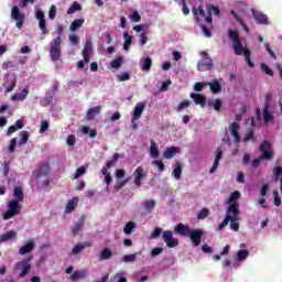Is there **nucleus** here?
<instances>
[{
	"label": "nucleus",
	"mask_w": 282,
	"mask_h": 282,
	"mask_svg": "<svg viewBox=\"0 0 282 282\" xmlns=\"http://www.w3.org/2000/svg\"><path fill=\"white\" fill-rule=\"evenodd\" d=\"M189 97L194 100L195 105H200V107H206V96L197 93H192Z\"/></svg>",
	"instance_id": "nucleus-20"
},
{
	"label": "nucleus",
	"mask_w": 282,
	"mask_h": 282,
	"mask_svg": "<svg viewBox=\"0 0 282 282\" xmlns=\"http://www.w3.org/2000/svg\"><path fill=\"white\" fill-rule=\"evenodd\" d=\"M142 207L144 208L145 213H152L155 209V200L149 199L142 203Z\"/></svg>",
	"instance_id": "nucleus-31"
},
{
	"label": "nucleus",
	"mask_w": 282,
	"mask_h": 282,
	"mask_svg": "<svg viewBox=\"0 0 282 282\" xmlns=\"http://www.w3.org/2000/svg\"><path fill=\"white\" fill-rule=\"evenodd\" d=\"M281 177H282V167L281 166H275L273 169V173H272L273 182H279V180H281Z\"/></svg>",
	"instance_id": "nucleus-42"
},
{
	"label": "nucleus",
	"mask_w": 282,
	"mask_h": 282,
	"mask_svg": "<svg viewBox=\"0 0 282 282\" xmlns=\"http://www.w3.org/2000/svg\"><path fill=\"white\" fill-rule=\"evenodd\" d=\"M85 276H87V271H74L70 281H78V279H85Z\"/></svg>",
	"instance_id": "nucleus-43"
},
{
	"label": "nucleus",
	"mask_w": 282,
	"mask_h": 282,
	"mask_svg": "<svg viewBox=\"0 0 282 282\" xmlns=\"http://www.w3.org/2000/svg\"><path fill=\"white\" fill-rule=\"evenodd\" d=\"M13 197H14V202H23L24 199V194H23V187L21 186H17L13 189Z\"/></svg>",
	"instance_id": "nucleus-27"
},
{
	"label": "nucleus",
	"mask_w": 282,
	"mask_h": 282,
	"mask_svg": "<svg viewBox=\"0 0 282 282\" xmlns=\"http://www.w3.org/2000/svg\"><path fill=\"white\" fill-rule=\"evenodd\" d=\"M14 87H17V77L14 76L12 80L9 83V85L6 87L7 94H10V91H14Z\"/></svg>",
	"instance_id": "nucleus-56"
},
{
	"label": "nucleus",
	"mask_w": 282,
	"mask_h": 282,
	"mask_svg": "<svg viewBox=\"0 0 282 282\" xmlns=\"http://www.w3.org/2000/svg\"><path fill=\"white\" fill-rule=\"evenodd\" d=\"M91 54H94V42L91 40H86L83 52H82V56L84 61H79L77 63V69H84L85 64L86 65L89 64Z\"/></svg>",
	"instance_id": "nucleus-5"
},
{
	"label": "nucleus",
	"mask_w": 282,
	"mask_h": 282,
	"mask_svg": "<svg viewBox=\"0 0 282 282\" xmlns=\"http://www.w3.org/2000/svg\"><path fill=\"white\" fill-rule=\"evenodd\" d=\"M163 229L161 227L154 228L150 235V239H160V235H163Z\"/></svg>",
	"instance_id": "nucleus-51"
},
{
	"label": "nucleus",
	"mask_w": 282,
	"mask_h": 282,
	"mask_svg": "<svg viewBox=\"0 0 282 282\" xmlns=\"http://www.w3.org/2000/svg\"><path fill=\"white\" fill-rule=\"evenodd\" d=\"M57 36L50 42V57L53 63L61 61V45H63V25L57 26Z\"/></svg>",
	"instance_id": "nucleus-2"
},
{
	"label": "nucleus",
	"mask_w": 282,
	"mask_h": 282,
	"mask_svg": "<svg viewBox=\"0 0 282 282\" xmlns=\"http://www.w3.org/2000/svg\"><path fill=\"white\" fill-rule=\"evenodd\" d=\"M14 237H17V231L11 230L3 234L0 238V241H10V239H14Z\"/></svg>",
	"instance_id": "nucleus-45"
},
{
	"label": "nucleus",
	"mask_w": 282,
	"mask_h": 282,
	"mask_svg": "<svg viewBox=\"0 0 282 282\" xmlns=\"http://www.w3.org/2000/svg\"><path fill=\"white\" fill-rule=\"evenodd\" d=\"M206 12L207 17L205 18V23H209V25L213 24V13L215 17H219V14H221L219 7H215L213 4H207Z\"/></svg>",
	"instance_id": "nucleus-11"
},
{
	"label": "nucleus",
	"mask_w": 282,
	"mask_h": 282,
	"mask_svg": "<svg viewBox=\"0 0 282 282\" xmlns=\"http://www.w3.org/2000/svg\"><path fill=\"white\" fill-rule=\"evenodd\" d=\"M192 12L195 17V21L196 23H199V17H205L206 18V11H204V8L198 7V9H196L195 7L192 8Z\"/></svg>",
	"instance_id": "nucleus-28"
},
{
	"label": "nucleus",
	"mask_w": 282,
	"mask_h": 282,
	"mask_svg": "<svg viewBox=\"0 0 282 282\" xmlns=\"http://www.w3.org/2000/svg\"><path fill=\"white\" fill-rule=\"evenodd\" d=\"M152 164L153 166H156L159 169L160 173H163V171H165L164 162L155 160L152 162Z\"/></svg>",
	"instance_id": "nucleus-59"
},
{
	"label": "nucleus",
	"mask_w": 282,
	"mask_h": 282,
	"mask_svg": "<svg viewBox=\"0 0 282 282\" xmlns=\"http://www.w3.org/2000/svg\"><path fill=\"white\" fill-rule=\"evenodd\" d=\"M17 138L11 139L10 144H9V153H14L17 149Z\"/></svg>",
	"instance_id": "nucleus-61"
},
{
	"label": "nucleus",
	"mask_w": 282,
	"mask_h": 282,
	"mask_svg": "<svg viewBox=\"0 0 282 282\" xmlns=\"http://www.w3.org/2000/svg\"><path fill=\"white\" fill-rule=\"evenodd\" d=\"M129 184V178H126L123 181H118L115 185V191H120L121 188H124Z\"/></svg>",
	"instance_id": "nucleus-58"
},
{
	"label": "nucleus",
	"mask_w": 282,
	"mask_h": 282,
	"mask_svg": "<svg viewBox=\"0 0 282 282\" xmlns=\"http://www.w3.org/2000/svg\"><path fill=\"white\" fill-rule=\"evenodd\" d=\"M80 10H83V7H80V3L73 2L70 8L67 10V14H74V12H78Z\"/></svg>",
	"instance_id": "nucleus-49"
},
{
	"label": "nucleus",
	"mask_w": 282,
	"mask_h": 282,
	"mask_svg": "<svg viewBox=\"0 0 282 282\" xmlns=\"http://www.w3.org/2000/svg\"><path fill=\"white\" fill-rule=\"evenodd\" d=\"M208 107H213L215 111H221V99H214V101H207Z\"/></svg>",
	"instance_id": "nucleus-44"
},
{
	"label": "nucleus",
	"mask_w": 282,
	"mask_h": 282,
	"mask_svg": "<svg viewBox=\"0 0 282 282\" xmlns=\"http://www.w3.org/2000/svg\"><path fill=\"white\" fill-rule=\"evenodd\" d=\"M113 257V252L109 248H105L100 253H99V261H107Z\"/></svg>",
	"instance_id": "nucleus-30"
},
{
	"label": "nucleus",
	"mask_w": 282,
	"mask_h": 282,
	"mask_svg": "<svg viewBox=\"0 0 282 282\" xmlns=\"http://www.w3.org/2000/svg\"><path fill=\"white\" fill-rule=\"evenodd\" d=\"M175 232L181 237H188L191 234V227L188 225H184L182 223L177 224L174 228Z\"/></svg>",
	"instance_id": "nucleus-17"
},
{
	"label": "nucleus",
	"mask_w": 282,
	"mask_h": 282,
	"mask_svg": "<svg viewBox=\"0 0 282 282\" xmlns=\"http://www.w3.org/2000/svg\"><path fill=\"white\" fill-rule=\"evenodd\" d=\"M142 72H149L153 65V59L151 57H145L140 62Z\"/></svg>",
	"instance_id": "nucleus-29"
},
{
	"label": "nucleus",
	"mask_w": 282,
	"mask_h": 282,
	"mask_svg": "<svg viewBox=\"0 0 282 282\" xmlns=\"http://www.w3.org/2000/svg\"><path fill=\"white\" fill-rule=\"evenodd\" d=\"M91 247V242H84V243H77L73 249H72V254H80L85 248Z\"/></svg>",
	"instance_id": "nucleus-25"
},
{
	"label": "nucleus",
	"mask_w": 282,
	"mask_h": 282,
	"mask_svg": "<svg viewBox=\"0 0 282 282\" xmlns=\"http://www.w3.org/2000/svg\"><path fill=\"white\" fill-rule=\"evenodd\" d=\"M261 70L267 74V76H274V72H272V68H270V66H268V64L262 63L261 64Z\"/></svg>",
	"instance_id": "nucleus-53"
},
{
	"label": "nucleus",
	"mask_w": 282,
	"mask_h": 282,
	"mask_svg": "<svg viewBox=\"0 0 282 282\" xmlns=\"http://www.w3.org/2000/svg\"><path fill=\"white\" fill-rule=\"evenodd\" d=\"M210 215V210L208 208H203L197 214V219H206Z\"/></svg>",
	"instance_id": "nucleus-54"
},
{
	"label": "nucleus",
	"mask_w": 282,
	"mask_h": 282,
	"mask_svg": "<svg viewBox=\"0 0 282 282\" xmlns=\"http://www.w3.org/2000/svg\"><path fill=\"white\" fill-rule=\"evenodd\" d=\"M250 140H252V142H254V130L253 129H250L248 131V133L242 139V142H250Z\"/></svg>",
	"instance_id": "nucleus-55"
},
{
	"label": "nucleus",
	"mask_w": 282,
	"mask_h": 282,
	"mask_svg": "<svg viewBox=\"0 0 282 282\" xmlns=\"http://www.w3.org/2000/svg\"><path fill=\"white\" fill-rule=\"evenodd\" d=\"M21 202L19 200H10L8 204V209L3 215L4 221H8V219H12V217H15V215L21 214Z\"/></svg>",
	"instance_id": "nucleus-6"
},
{
	"label": "nucleus",
	"mask_w": 282,
	"mask_h": 282,
	"mask_svg": "<svg viewBox=\"0 0 282 282\" xmlns=\"http://www.w3.org/2000/svg\"><path fill=\"white\" fill-rule=\"evenodd\" d=\"M101 109H102L101 106H96V107L90 108L86 113L87 120H94L96 118V116H98V113H100Z\"/></svg>",
	"instance_id": "nucleus-23"
},
{
	"label": "nucleus",
	"mask_w": 282,
	"mask_h": 282,
	"mask_svg": "<svg viewBox=\"0 0 282 282\" xmlns=\"http://www.w3.org/2000/svg\"><path fill=\"white\" fill-rule=\"evenodd\" d=\"M223 155H224V152H221V148H217L214 164H213L212 169L209 170L210 174L216 173L217 170L219 169V162H220Z\"/></svg>",
	"instance_id": "nucleus-19"
},
{
	"label": "nucleus",
	"mask_w": 282,
	"mask_h": 282,
	"mask_svg": "<svg viewBox=\"0 0 282 282\" xmlns=\"http://www.w3.org/2000/svg\"><path fill=\"white\" fill-rule=\"evenodd\" d=\"M228 36L232 42V47L236 56H243L246 52H250V50L243 46V41H246V39H240L239 32L237 30L230 29L228 31Z\"/></svg>",
	"instance_id": "nucleus-3"
},
{
	"label": "nucleus",
	"mask_w": 282,
	"mask_h": 282,
	"mask_svg": "<svg viewBox=\"0 0 282 282\" xmlns=\"http://www.w3.org/2000/svg\"><path fill=\"white\" fill-rule=\"evenodd\" d=\"M76 206H78V197H73L68 200L65 213H74V210H76Z\"/></svg>",
	"instance_id": "nucleus-26"
},
{
	"label": "nucleus",
	"mask_w": 282,
	"mask_h": 282,
	"mask_svg": "<svg viewBox=\"0 0 282 282\" xmlns=\"http://www.w3.org/2000/svg\"><path fill=\"white\" fill-rule=\"evenodd\" d=\"M33 257H29L22 261H19L15 263V270H21L19 278L23 279L30 274V270H32V264H30V261H32Z\"/></svg>",
	"instance_id": "nucleus-7"
},
{
	"label": "nucleus",
	"mask_w": 282,
	"mask_h": 282,
	"mask_svg": "<svg viewBox=\"0 0 282 282\" xmlns=\"http://www.w3.org/2000/svg\"><path fill=\"white\" fill-rule=\"evenodd\" d=\"M250 254L248 250H239L237 253V261H246Z\"/></svg>",
	"instance_id": "nucleus-48"
},
{
	"label": "nucleus",
	"mask_w": 282,
	"mask_h": 282,
	"mask_svg": "<svg viewBox=\"0 0 282 282\" xmlns=\"http://www.w3.org/2000/svg\"><path fill=\"white\" fill-rule=\"evenodd\" d=\"M259 151L262 153V155L260 158L253 159L251 163L253 169H257V166L261 164L262 160H272L274 158V151H272V143H270V141H262Z\"/></svg>",
	"instance_id": "nucleus-4"
},
{
	"label": "nucleus",
	"mask_w": 282,
	"mask_h": 282,
	"mask_svg": "<svg viewBox=\"0 0 282 282\" xmlns=\"http://www.w3.org/2000/svg\"><path fill=\"white\" fill-rule=\"evenodd\" d=\"M162 239L164 243H166L167 248H177V246H180V240L173 237V231L171 230H164Z\"/></svg>",
	"instance_id": "nucleus-9"
},
{
	"label": "nucleus",
	"mask_w": 282,
	"mask_h": 282,
	"mask_svg": "<svg viewBox=\"0 0 282 282\" xmlns=\"http://www.w3.org/2000/svg\"><path fill=\"white\" fill-rule=\"evenodd\" d=\"M117 80L119 83H124L127 80H131V74H129V72H123V73L117 75Z\"/></svg>",
	"instance_id": "nucleus-46"
},
{
	"label": "nucleus",
	"mask_w": 282,
	"mask_h": 282,
	"mask_svg": "<svg viewBox=\"0 0 282 282\" xmlns=\"http://www.w3.org/2000/svg\"><path fill=\"white\" fill-rule=\"evenodd\" d=\"M273 204L275 206H281V196L279 195V192L278 191H274L273 192Z\"/></svg>",
	"instance_id": "nucleus-62"
},
{
	"label": "nucleus",
	"mask_w": 282,
	"mask_h": 282,
	"mask_svg": "<svg viewBox=\"0 0 282 282\" xmlns=\"http://www.w3.org/2000/svg\"><path fill=\"white\" fill-rule=\"evenodd\" d=\"M87 173V167L86 166H80L76 170L75 173V180H78V177H83V175H85Z\"/></svg>",
	"instance_id": "nucleus-57"
},
{
	"label": "nucleus",
	"mask_w": 282,
	"mask_h": 282,
	"mask_svg": "<svg viewBox=\"0 0 282 282\" xmlns=\"http://www.w3.org/2000/svg\"><path fill=\"white\" fill-rule=\"evenodd\" d=\"M150 155H152V158H160V151L153 139L150 141Z\"/></svg>",
	"instance_id": "nucleus-37"
},
{
	"label": "nucleus",
	"mask_w": 282,
	"mask_h": 282,
	"mask_svg": "<svg viewBox=\"0 0 282 282\" xmlns=\"http://www.w3.org/2000/svg\"><path fill=\"white\" fill-rule=\"evenodd\" d=\"M134 176V184L140 188L142 186V180L147 177V172L144 171V167L138 166L133 173Z\"/></svg>",
	"instance_id": "nucleus-12"
},
{
	"label": "nucleus",
	"mask_w": 282,
	"mask_h": 282,
	"mask_svg": "<svg viewBox=\"0 0 282 282\" xmlns=\"http://www.w3.org/2000/svg\"><path fill=\"white\" fill-rule=\"evenodd\" d=\"M208 85L213 94H219L221 91V84L218 80L210 82Z\"/></svg>",
	"instance_id": "nucleus-41"
},
{
	"label": "nucleus",
	"mask_w": 282,
	"mask_h": 282,
	"mask_svg": "<svg viewBox=\"0 0 282 282\" xmlns=\"http://www.w3.org/2000/svg\"><path fill=\"white\" fill-rule=\"evenodd\" d=\"M192 243L194 246H200L202 245V237H204V231L199 230V229H196V230H192L189 231V235H188Z\"/></svg>",
	"instance_id": "nucleus-13"
},
{
	"label": "nucleus",
	"mask_w": 282,
	"mask_h": 282,
	"mask_svg": "<svg viewBox=\"0 0 282 282\" xmlns=\"http://www.w3.org/2000/svg\"><path fill=\"white\" fill-rule=\"evenodd\" d=\"M39 28L42 31V34H48L47 28L45 26V20H39Z\"/></svg>",
	"instance_id": "nucleus-63"
},
{
	"label": "nucleus",
	"mask_w": 282,
	"mask_h": 282,
	"mask_svg": "<svg viewBox=\"0 0 282 282\" xmlns=\"http://www.w3.org/2000/svg\"><path fill=\"white\" fill-rule=\"evenodd\" d=\"M177 153H180V148L170 147V148H166V150L164 151L163 158H165V160H171V158H175Z\"/></svg>",
	"instance_id": "nucleus-21"
},
{
	"label": "nucleus",
	"mask_w": 282,
	"mask_h": 282,
	"mask_svg": "<svg viewBox=\"0 0 282 282\" xmlns=\"http://www.w3.org/2000/svg\"><path fill=\"white\" fill-rule=\"evenodd\" d=\"M135 259H138V257L135 256V253L126 254V256L122 257L123 263H133V261H135Z\"/></svg>",
	"instance_id": "nucleus-52"
},
{
	"label": "nucleus",
	"mask_w": 282,
	"mask_h": 282,
	"mask_svg": "<svg viewBox=\"0 0 282 282\" xmlns=\"http://www.w3.org/2000/svg\"><path fill=\"white\" fill-rule=\"evenodd\" d=\"M36 248V242L34 240L30 239L29 241L25 242L20 249H19V254L22 257L25 254H30Z\"/></svg>",
	"instance_id": "nucleus-14"
},
{
	"label": "nucleus",
	"mask_w": 282,
	"mask_h": 282,
	"mask_svg": "<svg viewBox=\"0 0 282 282\" xmlns=\"http://www.w3.org/2000/svg\"><path fill=\"white\" fill-rule=\"evenodd\" d=\"M135 228V223L133 221H129L124 228H123V232L124 235H131V232H133V229Z\"/></svg>",
	"instance_id": "nucleus-50"
},
{
	"label": "nucleus",
	"mask_w": 282,
	"mask_h": 282,
	"mask_svg": "<svg viewBox=\"0 0 282 282\" xmlns=\"http://www.w3.org/2000/svg\"><path fill=\"white\" fill-rule=\"evenodd\" d=\"M21 140L18 142L19 147H23V144H28V140H30V132L21 131L20 132Z\"/></svg>",
	"instance_id": "nucleus-39"
},
{
	"label": "nucleus",
	"mask_w": 282,
	"mask_h": 282,
	"mask_svg": "<svg viewBox=\"0 0 282 282\" xmlns=\"http://www.w3.org/2000/svg\"><path fill=\"white\" fill-rule=\"evenodd\" d=\"M40 173L41 175H47V173H50V164L45 163L44 165H42L40 167Z\"/></svg>",
	"instance_id": "nucleus-64"
},
{
	"label": "nucleus",
	"mask_w": 282,
	"mask_h": 282,
	"mask_svg": "<svg viewBox=\"0 0 282 282\" xmlns=\"http://www.w3.org/2000/svg\"><path fill=\"white\" fill-rule=\"evenodd\" d=\"M124 62V57L122 56H119L117 57L116 59H113L111 63H110V67L112 69H120V67H122V63Z\"/></svg>",
	"instance_id": "nucleus-40"
},
{
	"label": "nucleus",
	"mask_w": 282,
	"mask_h": 282,
	"mask_svg": "<svg viewBox=\"0 0 282 282\" xmlns=\"http://www.w3.org/2000/svg\"><path fill=\"white\" fill-rule=\"evenodd\" d=\"M85 226V217H82L78 223L72 228V234L76 237Z\"/></svg>",
	"instance_id": "nucleus-24"
},
{
	"label": "nucleus",
	"mask_w": 282,
	"mask_h": 282,
	"mask_svg": "<svg viewBox=\"0 0 282 282\" xmlns=\"http://www.w3.org/2000/svg\"><path fill=\"white\" fill-rule=\"evenodd\" d=\"M251 12L257 23H259L260 25H268V15L265 13H261L254 9H251Z\"/></svg>",
	"instance_id": "nucleus-15"
},
{
	"label": "nucleus",
	"mask_w": 282,
	"mask_h": 282,
	"mask_svg": "<svg viewBox=\"0 0 282 282\" xmlns=\"http://www.w3.org/2000/svg\"><path fill=\"white\" fill-rule=\"evenodd\" d=\"M229 133L230 135H232L234 138V142L237 144L239 142H241V137L239 135V123L237 122H232L229 126Z\"/></svg>",
	"instance_id": "nucleus-16"
},
{
	"label": "nucleus",
	"mask_w": 282,
	"mask_h": 282,
	"mask_svg": "<svg viewBox=\"0 0 282 282\" xmlns=\"http://www.w3.org/2000/svg\"><path fill=\"white\" fill-rule=\"evenodd\" d=\"M123 37L126 39L124 43H123V50H126V52L129 50V47H131L132 43H133V36L129 35L128 32L123 33Z\"/></svg>",
	"instance_id": "nucleus-38"
},
{
	"label": "nucleus",
	"mask_w": 282,
	"mask_h": 282,
	"mask_svg": "<svg viewBox=\"0 0 282 282\" xmlns=\"http://www.w3.org/2000/svg\"><path fill=\"white\" fill-rule=\"evenodd\" d=\"M241 197V193H239L238 191L232 192L230 197H229V204L231 206V204H236L237 205V210H239V198Z\"/></svg>",
	"instance_id": "nucleus-32"
},
{
	"label": "nucleus",
	"mask_w": 282,
	"mask_h": 282,
	"mask_svg": "<svg viewBox=\"0 0 282 282\" xmlns=\"http://www.w3.org/2000/svg\"><path fill=\"white\" fill-rule=\"evenodd\" d=\"M30 94V89L26 87L22 89L21 93L14 94L11 96V100H25L28 98V95Z\"/></svg>",
	"instance_id": "nucleus-22"
},
{
	"label": "nucleus",
	"mask_w": 282,
	"mask_h": 282,
	"mask_svg": "<svg viewBox=\"0 0 282 282\" xmlns=\"http://www.w3.org/2000/svg\"><path fill=\"white\" fill-rule=\"evenodd\" d=\"M52 100H54V95L47 93L44 98L40 100L41 107H50L52 105Z\"/></svg>",
	"instance_id": "nucleus-33"
},
{
	"label": "nucleus",
	"mask_w": 282,
	"mask_h": 282,
	"mask_svg": "<svg viewBox=\"0 0 282 282\" xmlns=\"http://www.w3.org/2000/svg\"><path fill=\"white\" fill-rule=\"evenodd\" d=\"M200 56H204V59L197 63L198 72H208L213 69V59L208 56V53L202 52Z\"/></svg>",
	"instance_id": "nucleus-8"
},
{
	"label": "nucleus",
	"mask_w": 282,
	"mask_h": 282,
	"mask_svg": "<svg viewBox=\"0 0 282 282\" xmlns=\"http://www.w3.org/2000/svg\"><path fill=\"white\" fill-rule=\"evenodd\" d=\"M144 107H147L144 102H138L135 105L134 111L132 115V122H135V120H140V118H142V112L144 111Z\"/></svg>",
	"instance_id": "nucleus-18"
},
{
	"label": "nucleus",
	"mask_w": 282,
	"mask_h": 282,
	"mask_svg": "<svg viewBox=\"0 0 282 282\" xmlns=\"http://www.w3.org/2000/svg\"><path fill=\"white\" fill-rule=\"evenodd\" d=\"M239 219V210H237V204L229 205L226 217L223 220V223L219 225L218 230H224L228 224H230L231 230L234 232H239V223L237 220Z\"/></svg>",
	"instance_id": "nucleus-1"
},
{
	"label": "nucleus",
	"mask_w": 282,
	"mask_h": 282,
	"mask_svg": "<svg viewBox=\"0 0 282 282\" xmlns=\"http://www.w3.org/2000/svg\"><path fill=\"white\" fill-rule=\"evenodd\" d=\"M188 107H191V101L184 100V101H182V102L177 106L176 111H182L183 109H188Z\"/></svg>",
	"instance_id": "nucleus-60"
},
{
	"label": "nucleus",
	"mask_w": 282,
	"mask_h": 282,
	"mask_svg": "<svg viewBox=\"0 0 282 282\" xmlns=\"http://www.w3.org/2000/svg\"><path fill=\"white\" fill-rule=\"evenodd\" d=\"M262 113L264 122H272L274 120V116L270 112V107H263Z\"/></svg>",
	"instance_id": "nucleus-36"
},
{
	"label": "nucleus",
	"mask_w": 282,
	"mask_h": 282,
	"mask_svg": "<svg viewBox=\"0 0 282 282\" xmlns=\"http://www.w3.org/2000/svg\"><path fill=\"white\" fill-rule=\"evenodd\" d=\"M11 18L13 21H17L15 25L21 30V28H23V23H25V14L21 13L19 7H13L11 9Z\"/></svg>",
	"instance_id": "nucleus-10"
},
{
	"label": "nucleus",
	"mask_w": 282,
	"mask_h": 282,
	"mask_svg": "<svg viewBox=\"0 0 282 282\" xmlns=\"http://www.w3.org/2000/svg\"><path fill=\"white\" fill-rule=\"evenodd\" d=\"M84 23H85V20H84V19L74 20V21L70 23L69 31H70V32H76V30H78L79 28H83V24H84Z\"/></svg>",
	"instance_id": "nucleus-34"
},
{
	"label": "nucleus",
	"mask_w": 282,
	"mask_h": 282,
	"mask_svg": "<svg viewBox=\"0 0 282 282\" xmlns=\"http://www.w3.org/2000/svg\"><path fill=\"white\" fill-rule=\"evenodd\" d=\"M173 175L175 180H182V163L180 161L175 162V169L173 170Z\"/></svg>",
	"instance_id": "nucleus-35"
},
{
	"label": "nucleus",
	"mask_w": 282,
	"mask_h": 282,
	"mask_svg": "<svg viewBox=\"0 0 282 282\" xmlns=\"http://www.w3.org/2000/svg\"><path fill=\"white\" fill-rule=\"evenodd\" d=\"M119 160H120V154L115 153L112 155V160L107 161V163H106L107 169H113V166H116V162H118Z\"/></svg>",
	"instance_id": "nucleus-47"
}]
</instances>
